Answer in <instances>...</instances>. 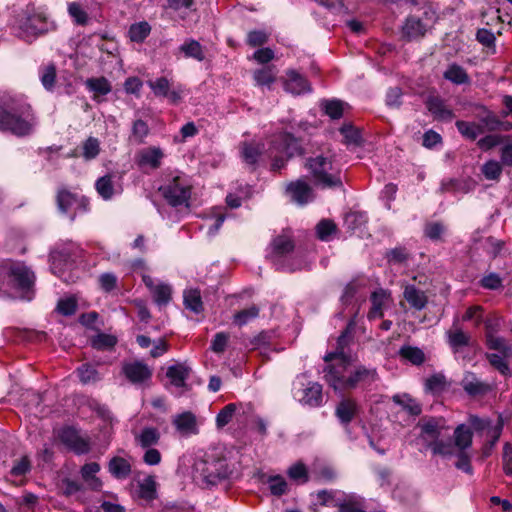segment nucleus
<instances>
[{
	"label": "nucleus",
	"mask_w": 512,
	"mask_h": 512,
	"mask_svg": "<svg viewBox=\"0 0 512 512\" xmlns=\"http://www.w3.org/2000/svg\"><path fill=\"white\" fill-rule=\"evenodd\" d=\"M350 326L339 336L336 350L324 356L327 366L324 370L326 382L335 391L352 389L358 384H370L377 379L374 368H367L356 363V359L346 351L350 338Z\"/></svg>",
	"instance_id": "obj_1"
},
{
	"label": "nucleus",
	"mask_w": 512,
	"mask_h": 512,
	"mask_svg": "<svg viewBox=\"0 0 512 512\" xmlns=\"http://www.w3.org/2000/svg\"><path fill=\"white\" fill-rule=\"evenodd\" d=\"M34 272L23 262L6 260L0 264V292L30 300Z\"/></svg>",
	"instance_id": "obj_2"
},
{
	"label": "nucleus",
	"mask_w": 512,
	"mask_h": 512,
	"mask_svg": "<svg viewBox=\"0 0 512 512\" xmlns=\"http://www.w3.org/2000/svg\"><path fill=\"white\" fill-rule=\"evenodd\" d=\"M36 118L28 103L22 100H7L0 103V130L16 136L31 134Z\"/></svg>",
	"instance_id": "obj_3"
},
{
	"label": "nucleus",
	"mask_w": 512,
	"mask_h": 512,
	"mask_svg": "<svg viewBox=\"0 0 512 512\" xmlns=\"http://www.w3.org/2000/svg\"><path fill=\"white\" fill-rule=\"evenodd\" d=\"M188 462L191 463L192 478L198 484L214 485L229 473L226 460L214 454L198 452Z\"/></svg>",
	"instance_id": "obj_4"
},
{
	"label": "nucleus",
	"mask_w": 512,
	"mask_h": 512,
	"mask_svg": "<svg viewBox=\"0 0 512 512\" xmlns=\"http://www.w3.org/2000/svg\"><path fill=\"white\" fill-rule=\"evenodd\" d=\"M421 438L431 448L432 453L449 457L453 453V445L450 440V428L443 418L423 419L419 423Z\"/></svg>",
	"instance_id": "obj_5"
},
{
	"label": "nucleus",
	"mask_w": 512,
	"mask_h": 512,
	"mask_svg": "<svg viewBox=\"0 0 512 512\" xmlns=\"http://www.w3.org/2000/svg\"><path fill=\"white\" fill-rule=\"evenodd\" d=\"M306 168L314 183L322 188L341 186L340 168L330 154H319L306 162Z\"/></svg>",
	"instance_id": "obj_6"
},
{
	"label": "nucleus",
	"mask_w": 512,
	"mask_h": 512,
	"mask_svg": "<svg viewBox=\"0 0 512 512\" xmlns=\"http://www.w3.org/2000/svg\"><path fill=\"white\" fill-rule=\"evenodd\" d=\"M267 153L272 160V169L280 170L289 158L301 154L302 148L298 138L285 132L274 136Z\"/></svg>",
	"instance_id": "obj_7"
},
{
	"label": "nucleus",
	"mask_w": 512,
	"mask_h": 512,
	"mask_svg": "<svg viewBox=\"0 0 512 512\" xmlns=\"http://www.w3.org/2000/svg\"><path fill=\"white\" fill-rule=\"evenodd\" d=\"M80 253V247L73 242H66L55 248L50 254L52 273L68 282L69 278L65 276V271L70 269Z\"/></svg>",
	"instance_id": "obj_8"
},
{
	"label": "nucleus",
	"mask_w": 512,
	"mask_h": 512,
	"mask_svg": "<svg viewBox=\"0 0 512 512\" xmlns=\"http://www.w3.org/2000/svg\"><path fill=\"white\" fill-rule=\"evenodd\" d=\"M293 397L299 403L317 407L322 403V386L309 380L306 374L296 377L292 388Z\"/></svg>",
	"instance_id": "obj_9"
},
{
	"label": "nucleus",
	"mask_w": 512,
	"mask_h": 512,
	"mask_svg": "<svg viewBox=\"0 0 512 512\" xmlns=\"http://www.w3.org/2000/svg\"><path fill=\"white\" fill-rule=\"evenodd\" d=\"M293 247L292 240L288 236H278L273 240L270 257L278 268L295 271L307 267V263H284L292 252Z\"/></svg>",
	"instance_id": "obj_10"
},
{
	"label": "nucleus",
	"mask_w": 512,
	"mask_h": 512,
	"mask_svg": "<svg viewBox=\"0 0 512 512\" xmlns=\"http://www.w3.org/2000/svg\"><path fill=\"white\" fill-rule=\"evenodd\" d=\"M487 343L490 349L497 351L488 354L490 364L506 375L509 372L506 359L512 356V347L503 338L493 335L488 336Z\"/></svg>",
	"instance_id": "obj_11"
},
{
	"label": "nucleus",
	"mask_w": 512,
	"mask_h": 512,
	"mask_svg": "<svg viewBox=\"0 0 512 512\" xmlns=\"http://www.w3.org/2000/svg\"><path fill=\"white\" fill-rule=\"evenodd\" d=\"M165 199L173 206L182 205L187 202L190 196L189 187L185 179L175 176L173 179L160 187Z\"/></svg>",
	"instance_id": "obj_12"
},
{
	"label": "nucleus",
	"mask_w": 512,
	"mask_h": 512,
	"mask_svg": "<svg viewBox=\"0 0 512 512\" xmlns=\"http://www.w3.org/2000/svg\"><path fill=\"white\" fill-rule=\"evenodd\" d=\"M95 188L98 195L106 201L120 195L123 191L121 179L114 173L98 178L95 182Z\"/></svg>",
	"instance_id": "obj_13"
},
{
	"label": "nucleus",
	"mask_w": 512,
	"mask_h": 512,
	"mask_svg": "<svg viewBox=\"0 0 512 512\" xmlns=\"http://www.w3.org/2000/svg\"><path fill=\"white\" fill-rule=\"evenodd\" d=\"M144 284L158 306L167 305L172 298V287L161 280L144 275Z\"/></svg>",
	"instance_id": "obj_14"
},
{
	"label": "nucleus",
	"mask_w": 512,
	"mask_h": 512,
	"mask_svg": "<svg viewBox=\"0 0 512 512\" xmlns=\"http://www.w3.org/2000/svg\"><path fill=\"white\" fill-rule=\"evenodd\" d=\"M172 424L176 432L182 437L196 435L199 432L197 418L190 411L174 415L172 417Z\"/></svg>",
	"instance_id": "obj_15"
},
{
	"label": "nucleus",
	"mask_w": 512,
	"mask_h": 512,
	"mask_svg": "<svg viewBox=\"0 0 512 512\" xmlns=\"http://www.w3.org/2000/svg\"><path fill=\"white\" fill-rule=\"evenodd\" d=\"M125 377L135 385L143 384L151 378L152 370L140 361L126 362L122 366Z\"/></svg>",
	"instance_id": "obj_16"
},
{
	"label": "nucleus",
	"mask_w": 512,
	"mask_h": 512,
	"mask_svg": "<svg viewBox=\"0 0 512 512\" xmlns=\"http://www.w3.org/2000/svg\"><path fill=\"white\" fill-rule=\"evenodd\" d=\"M164 158V152L161 148L156 146H150L143 148L136 154V163L142 169L155 170L161 166L162 159Z\"/></svg>",
	"instance_id": "obj_17"
},
{
	"label": "nucleus",
	"mask_w": 512,
	"mask_h": 512,
	"mask_svg": "<svg viewBox=\"0 0 512 512\" xmlns=\"http://www.w3.org/2000/svg\"><path fill=\"white\" fill-rule=\"evenodd\" d=\"M59 438L68 448L77 454H84L89 450L88 442L72 427H65L59 433Z\"/></svg>",
	"instance_id": "obj_18"
},
{
	"label": "nucleus",
	"mask_w": 512,
	"mask_h": 512,
	"mask_svg": "<svg viewBox=\"0 0 512 512\" xmlns=\"http://www.w3.org/2000/svg\"><path fill=\"white\" fill-rule=\"evenodd\" d=\"M286 191L290 198L299 205H304L314 198L311 187L304 180L291 182Z\"/></svg>",
	"instance_id": "obj_19"
},
{
	"label": "nucleus",
	"mask_w": 512,
	"mask_h": 512,
	"mask_svg": "<svg viewBox=\"0 0 512 512\" xmlns=\"http://www.w3.org/2000/svg\"><path fill=\"white\" fill-rule=\"evenodd\" d=\"M284 89L294 95H300L310 91L308 81L296 70H288L284 81Z\"/></svg>",
	"instance_id": "obj_20"
},
{
	"label": "nucleus",
	"mask_w": 512,
	"mask_h": 512,
	"mask_svg": "<svg viewBox=\"0 0 512 512\" xmlns=\"http://www.w3.org/2000/svg\"><path fill=\"white\" fill-rule=\"evenodd\" d=\"M191 368L185 363H177L167 368L166 376L171 386L175 388H186V380L189 377Z\"/></svg>",
	"instance_id": "obj_21"
},
{
	"label": "nucleus",
	"mask_w": 512,
	"mask_h": 512,
	"mask_svg": "<svg viewBox=\"0 0 512 512\" xmlns=\"http://www.w3.org/2000/svg\"><path fill=\"white\" fill-rule=\"evenodd\" d=\"M390 301V294L384 289H377L371 295V309L368 313L370 320L383 317V311Z\"/></svg>",
	"instance_id": "obj_22"
},
{
	"label": "nucleus",
	"mask_w": 512,
	"mask_h": 512,
	"mask_svg": "<svg viewBox=\"0 0 512 512\" xmlns=\"http://www.w3.org/2000/svg\"><path fill=\"white\" fill-rule=\"evenodd\" d=\"M403 296L409 305L416 310L425 308L428 301L425 292L416 288L414 285H406Z\"/></svg>",
	"instance_id": "obj_23"
},
{
	"label": "nucleus",
	"mask_w": 512,
	"mask_h": 512,
	"mask_svg": "<svg viewBox=\"0 0 512 512\" xmlns=\"http://www.w3.org/2000/svg\"><path fill=\"white\" fill-rule=\"evenodd\" d=\"M473 425L477 429L486 431L487 437H489V441L491 442V447H494L502 433V421L498 419L495 425H491V422L487 419H475Z\"/></svg>",
	"instance_id": "obj_24"
},
{
	"label": "nucleus",
	"mask_w": 512,
	"mask_h": 512,
	"mask_svg": "<svg viewBox=\"0 0 512 512\" xmlns=\"http://www.w3.org/2000/svg\"><path fill=\"white\" fill-rule=\"evenodd\" d=\"M427 108L437 120L449 122L454 117L453 112L438 97H430L427 100Z\"/></svg>",
	"instance_id": "obj_25"
},
{
	"label": "nucleus",
	"mask_w": 512,
	"mask_h": 512,
	"mask_svg": "<svg viewBox=\"0 0 512 512\" xmlns=\"http://www.w3.org/2000/svg\"><path fill=\"white\" fill-rule=\"evenodd\" d=\"M453 445V453L455 451H466L472 443V433L465 425H459L454 431V441H451Z\"/></svg>",
	"instance_id": "obj_26"
},
{
	"label": "nucleus",
	"mask_w": 512,
	"mask_h": 512,
	"mask_svg": "<svg viewBox=\"0 0 512 512\" xmlns=\"http://www.w3.org/2000/svg\"><path fill=\"white\" fill-rule=\"evenodd\" d=\"M463 389L472 396L484 394L489 390V385L479 381L473 373H466L461 381Z\"/></svg>",
	"instance_id": "obj_27"
},
{
	"label": "nucleus",
	"mask_w": 512,
	"mask_h": 512,
	"mask_svg": "<svg viewBox=\"0 0 512 512\" xmlns=\"http://www.w3.org/2000/svg\"><path fill=\"white\" fill-rule=\"evenodd\" d=\"M57 203L59 209L63 213H67L72 208L81 206L82 200L77 194L63 189L58 192Z\"/></svg>",
	"instance_id": "obj_28"
},
{
	"label": "nucleus",
	"mask_w": 512,
	"mask_h": 512,
	"mask_svg": "<svg viewBox=\"0 0 512 512\" xmlns=\"http://www.w3.org/2000/svg\"><path fill=\"white\" fill-rule=\"evenodd\" d=\"M85 85L89 91L94 93V99L107 95L112 89L111 84L104 77L89 78L86 80Z\"/></svg>",
	"instance_id": "obj_29"
},
{
	"label": "nucleus",
	"mask_w": 512,
	"mask_h": 512,
	"mask_svg": "<svg viewBox=\"0 0 512 512\" xmlns=\"http://www.w3.org/2000/svg\"><path fill=\"white\" fill-rule=\"evenodd\" d=\"M186 309L198 314L203 310L200 291L197 289H186L183 294Z\"/></svg>",
	"instance_id": "obj_30"
},
{
	"label": "nucleus",
	"mask_w": 512,
	"mask_h": 512,
	"mask_svg": "<svg viewBox=\"0 0 512 512\" xmlns=\"http://www.w3.org/2000/svg\"><path fill=\"white\" fill-rule=\"evenodd\" d=\"M109 471L116 478L124 479L130 474L131 465L122 457H114L109 462Z\"/></svg>",
	"instance_id": "obj_31"
},
{
	"label": "nucleus",
	"mask_w": 512,
	"mask_h": 512,
	"mask_svg": "<svg viewBox=\"0 0 512 512\" xmlns=\"http://www.w3.org/2000/svg\"><path fill=\"white\" fill-rule=\"evenodd\" d=\"M77 375L83 384H94L102 379V375L91 364L85 363L77 368Z\"/></svg>",
	"instance_id": "obj_32"
},
{
	"label": "nucleus",
	"mask_w": 512,
	"mask_h": 512,
	"mask_svg": "<svg viewBox=\"0 0 512 512\" xmlns=\"http://www.w3.org/2000/svg\"><path fill=\"white\" fill-rule=\"evenodd\" d=\"M160 439V433L158 429L153 427L144 428L137 436L136 441L143 448H150L157 444Z\"/></svg>",
	"instance_id": "obj_33"
},
{
	"label": "nucleus",
	"mask_w": 512,
	"mask_h": 512,
	"mask_svg": "<svg viewBox=\"0 0 512 512\" xmlns=\"http://www.w3.org/2000/svg\"><path fill=\"white\" fill-rule=\"evenodd\" d=\"M324 112L332 119H339L346 108H348V104L344 103L340 100H325L321 104Z\"/></svg>",
	"instance_id": "obj_34"
},
{
	"label": "nucleus",
	"mask_w": 512,
	"mask_h": 512,
	"mask_svg": "<svg viewBox=\"0 0 512 512\" xmlns=\"http://www.w3.org/2000/svg\"><path fill=\"white\" fill-rule=\"evenodd\" d=\"M456 126L458 131L470 140L476 139L484 132L483 126L475 122L457 121Z\"/></svg>",
	"instance_id": "obj_35"
},
{
	"label": "nucleus",
	"mask_w": 512,
	"mask_h": 512,
	"mask_svg": "<svg viewBox=\"0 0 512 512\" xmlns=\"http://www.w3.org/2000/svg\"><path fill=\"white\" fill-rule=\"evenodd\" d=\"M393 401L402 406L410 415L417 416L421 413V406L419 403L408 394L394 395Z\"/></svg>",
	"instance_id": "obj_36"
},
{
	"label": "nucleus",
	"mask_w": 512,
	"mask_h": 512,
	"mask_svg": "<svg viewBox=\"0 0 512 512\" xmlns=\"http://www.w3.org/2000/svg\"><path fill=\"white\" fill-rule=\"evenodd\" d=\"M448 343L451 348L457 352L461 347L469 344L470 337L459 328L447 332Z\"/></svg>",
	"instance_id": "obj_37"
},
{
	"label": "nucleus",
	"mask_w": 512,
	"mask_h": 512,
	"mask_svg": "<svg viewBox=\"0 0 512 512\" xmlns=\"http://www.w3.org/2000/svg\"><path fill=\"white\" fill-rule=\"evenodd\" d=\"M341 134L344 138V143L348 147H357L362 142V136L360 131L350 124H345L340 129Z\"/></svg>",
	"instance_id": "obj_38"
},
{
	"label": "nucleus",
	"mask_w": 512,
	"mask_h": 512,
	"mask_svg": "<svg viewBox=\"0 0 512 512\" xmlns=\"http://www.w3.org/2000/svg\"><path fill=\"white\" fill-rule=\"evenodd\" d=\"M444 78L457 85L469 82V77L465 70L456 64H452L447 68L444 72Z\"/></svg>",
	"instance_id": "obj_39"
},
{
	"label": "nucleus",
	"mask_w": 512,
	"mask_h": 512,
	"mask_svg": "<svg viewBox=\"0 0 512 512\" xmlns=\"http://www.w3.org/2000/svg\"><path fill=\"white\" fill-rule=\"evenodd\" d=\"M117 343V337L112 334L98 333L91 338V345L98 350H110Z\"/></svg>",
	"instance_id": "obj_40"
},
{
	"label": "nucleus",
	"mask_w": 512,
	"mask_h": 512,
	"mask_svg": "<svg viewBox=\"0 0 512 512\" xmlns=\"http://www.w3.org/2000/svg\"><path fill=\"white\" fill-rule=\"evenodd\" d=\"M100 150V141L95 137H89L82 144L81 155L86 161H90L99 155Z\"/></svg>",
	"instance_id": "obj_41"
},
{
	"label": "nucleus",
	"mask_w": 512,
	"mask_h": 512,
	"mask_svg": "<svg viewBox=\"0 0 512 512\" xmlns=\"http://www.w3.org/2000/svg\"><path fill=\"white\" fill-rule=\"evenodd\" d=\"M39 77L43 87L50 91L56 80V68L53 64H47L39 69Z\"/></svg>",
	"instance_id": "obj_42"
},
{
	"label": "nucleus",
	"mask_w": 512,
	"mask_h": 512,
	"mask_svg": "<svg viewBox=\"0 0 512 512\" xmlns=\"http://www.w3.org/2000/svg\"><path fill=\"white\" fill-rule=\"evenodd\" d=\"M367 222V216L364 212L353 211L346 214L344 218L345 226L351 230L356 231L361 229Z\"/></svg>",
	"instance_id": "obj_43"
},
{
	"label": "nucleus",
	"mask_w": 512,
	"mask_h": 512,
	"mask_svg": "<svg viewBox=\"0 0 512 512\" xmlns=\"http://www.w3.org/2000/svg\"><path fill=\"white\" fill-rule=\"evenodd\" d=\"M241 157L247 164L253 165L257 162L262 150L258 144L243 143L240 148Z\"/></svg>",
	"instance_id": "obj_44"
},
{
	"label": "nucleus",
	"mask_w": 512,
	"mask_h": 512,
	"mask_svg": "<svg viewBox=\"0 0 512 512\" xmlns=\"http://www.w3.org/2000/svg\"><path fill=\"white\" fill-rule=\"evenodd\" d=\"M99 470L100 466L96 462L87 463L81 469L83 479L89 482L94 489H97L101 485L99 479L96 478V474Z\"/></svg>",
	"instance_id": "obj_45"
},
{
	"label": "nucleus",
	"mask_w": 512,
	"mask_h": 512,
	"mask_svg": "<svg viewBox=\"0 0 512 512\" xmlns=\"http://www.w3.org/2000/svg\"><path fill=\"white\" fill-rule=\"evenodd\" d=\"M401 356L411 362L414 365H420L425 361V354L424 352L414 346H403L400 349Z\"/></svg>",
	"instance_id": "obj_46"
},
{
	"label": "nucleus",
	"mask_w": 512,
	"mask_h": 512,
	"mask_svg": "<svg viewBox=\"0 0 512 512\" xmlns=\"http://www.w3.org/2000/svg\"><path fill=\"white\" fill-rule=\"evenodd\" d=\"M356 412V404L350 400L342 401L336 410V414L342 423H349Z\"/></svg>",
	"instance_id": "obj_47"
},
{
	"label": "nucleus",
	"mask_w": 512,
	"mask_h": 512,
	"mask_svg": "<svg viewBox=\"0 0 512 512\" xmlns=\"http://www.w3.org/2000/svg\"><path fill=\"white\" fill-rule=\"evenodd\" d=\"M338 506V512H360L363 508V500L357 495H350L342 499Z\"/></svg>",
	"instance_id": "obj_48"
},
{
	"label": "nucleus",
	"mask_w": 512,
	"mask_h": 512,
	"mask_svg": "<svg viewBox=\"0 0 512 512\" xmlns=\"http://www.w3.org/2000/svg\"><path fill=\"white\" fill-rule=\"evenodd\" d=\"M156 494V481L153 476H148L139 482V495L141 498L151 500Z\"/></svg>",
	"instance_id": "obj_49"
},
{
	"label": "nucleus",
	"mask_w": 512,
	"mask_h": 512,
	"mask_svg": "<svg viewBox=\"0 0 512 512\" xmlns=\"http://www.w3.org/2000/svg\"><path fill=\"white\" fill-rule=\"evenodd\" d=\"M318 503L325 506H338L342 501V494L334 491L322 490L316 494Z\"/></svg>",
	"instance_id": "obj_50"
},
{
	"label": "nucleus",
	"mask_w": 512,
	"mask_h": 512,
	"mask_svg": "<svg viewBox=\"0 0 512 512\" xmlns=\"http://www.w3.org/2000/svg\"><path fill=\"white\" fill-rule=\"evenodd\" d=\"M226 216L222 212L220 208H216L213 211V217L209 219V222L206 224V234L210 237L215 236L216 233L219 231L220 227L222 226Z\"/></svg>",
	"instance_id": "obj_51"
},
{
	"label": "nucleus",
	"mask_w": 512,
	"mask_h": 512,
	"mask_svg": "<svg viewBox=\"0 0 512 512\" xmlns=\"http://www.w3.org/2000/svg\"><path fill=\"white\" fill-rule=\"evenodd\" d=\"M481 171L487 180H499L502 174V165L496 160H490L483 164Z\"/></svg>",
	"instance_id": "obj_52"
},
{
	"label": "nucleus",
	"mask_w": 512,
	"mask_h": 512,
	"mask_svg": "<svg viewBox=\"0 0 512 512\" xmlns=\"http://www.w3.org/2000/svg\"><path fill=\"white\" fill-rule=\"evenodd\" d=\"M336 231V225L330 220H322L316 226L317 236L322 241H329Z\"/></svg>",
	"instance_id": "obj_53"
},
{
	"label": "nucleus",
	"mask_w": 512,
	"mask_h": 512,
	"mask_svg": "<svg viewBox=\"0 0 512 512\" xmlns=\"http://www.w3.org/2000/svg\"><path fill=\"white\" fill-rule=\"evenodd\" d=\"M258 314L259 309L255 305H253L237 312L234 315V322L239 326H243L250 322L251 320L255 319L258 316Z\"/></svg>",
	"instance_id": "obj_54"
},
{
	"label": "nucleus",
	"mask_w": 512,
	"mask_h": 512,
	"mask_svg": "<svg viewBox=\"0 0 512 512\" xmlns=\"http://www.w3.org/2000/svg\"><path fill=\"white\" fill-rule=\"evenodd\" d=\"M125 270L127 273L139 274L144 282V275H148V266L142 258L127 261L125 263Z\"/></svg>",
	"instance_id": "obj_55"
},
{
	"label": "nucleus",
	"mask_w": 512,
	"mask_h": 512,
	"mask_svg": "<svg viewBox=\"0 0 512 512\" xmlns=\"http://www.w3.org/2000/svg\"><path fill=\"white\" fill-rule=\"evenodd\" d=\"M276 72L271 67H264L254 72V79L260 86L270 85L274 82Z\"/></svg>",
	"instance_id": "obj_56"
},
{
	"label": "nucleus",
	"mask_w": 512,
	"mask_h": 512,
	"mask_svg": "<svg viewBox=\"0 0 512 512\" xmlns=\"http://www.w3.org/2000/svg\"><path fill=\"white\" fill-rule=\"evenodd\" d=\"M148 86L151 88L156 96L164 97L168 94V90L171 87V83L166 77H159L155 80L148 82Z\"/></svg>",
	"instance_id": "obj_57"
},
{
	"label": "nucleus",
	"mask_w": 512,
	"mask_h": 512,
	"mask_svg": "<svg viewBox=\"0 0 512 512\" xmlns=\"http://www.w3.org/2000/svg\"><path fill=\"white\" fill-rule=\"evenodd\" d=\"M168 8L184 17L187 11L194 10V0H169Z\"/></svg>",
	"instance_id": "obj_58"
},
{
	"label": "nucleus",
	"mask_w": 512,
	"mask_h": 512,
	"mask_svg": "<svg viewBox=\"0 0 512 512\" xmlns=\"http://www.w3.org/2000/svg\"><path fill=\"white\" fill-rule=\"evenodd\" d=\"M288 475L291 480L297 483H305L308 480V472L302 463H296L288 469Z\"/></svg>",
	"instance_id": "obj_59"
},
{
	"label": "nucleus",
	"mask_w": 512,
	"mask_h": 512,
	"mask_svg": "<svg viewBox=\"0 0 512 512\" xmlns=\"http://www.w3.org/2000/svg\"><path fill=\"white\" fill-rule=\"evenodd\" d=\"M426 30V24L416 15L409 16L402 27V32H423Z\"/></svg>",
	"instance_id": "obj_60"
},
{
	"label": "nucleus",
	"mask_w": 512,
	"mask_h": 512,
	"mask_svg": "<svg viewBox=\"0 0 512 512\" xmlns=\"http://www.w3.org/2000/svg\"><path fill=\"white\" fill-rule=\"evenodd\" d=\"M236 411V405L231 403L226 405L216 417V424L218 428L226 426L233 418Z\"/></svg>",
	"instance_id": "obj_61"
},
{
	"label": "nucleus",
	"mask_w": 512,
	"mask_h": 512,
	"mask_svg": "<svg viewBox=\"0 0 512 512\" xmlns=\"http://www.w3.org/2000/svg\"><path fill=\"white\" fill-rule=\"evenodd\" d=\"M181 50L185 53L187 57L195 58L201 61L204 58L203 51L201 45L196 41H189L184 43L181 46Z\"/></svg>",
	"instance_id": "obj_62"
},
{
	"label": "nucleus",
	"mask_w": 512,
	"mask_h": 512,
	"mask_svg": "<svg viewBox=\"0 0 512 512\" xmlns=\"http://www.w3.org/2000/svg\"><path fill=\"white\" fill-rule=\"evenodd\" d=\"M77 308V302L74 297H67L60 299L57 305L59 313L65 316H69L75 313Z\"/></svg>",
	"instance_id": "obj_63"
},
{
	"label": "nucleus",
	"mask_w": 512,
	"mask_h": 512,
	"mask_svg": "<svg viewBox=\"0 0 512 512\" xmlns=\"http://www.w3.org/2000/svg\"><path fill=\"white\" fill-rule=\"evenodd\" d=\"M269 489L273 495H282L287 490V483L282 476H272L269 478Z\"/></svg>",
	"instance_id": "obj_64"
}]
</instances>
